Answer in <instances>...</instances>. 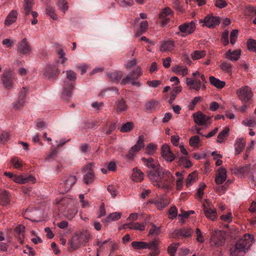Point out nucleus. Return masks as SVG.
I'll return each mask as SVG.
<instances>
[{
  "instance_id": "obj_32",
  "label": "nucleus",
  "mask_w": 256,
  "mask_h": 256,
  "mask_svg": "<svg viewBox=\"0 0 256 256\" xmlns=\"http://www.w3.org/2000/svg\"><path fill=\"white\" fill-rule=\"evenodd\" d=\"M210 82L212 85L220 89L223 88L226 85L225 82L220 80L213 76L210 77Z\"/></svg>"
},
{
  "instance_id": "obj_21",
  "label": "nucleus",
  "mask_w": 256,
  "mask_h": 256,
  "mask_svg": "<svg viewBox=\"0 0 256 256\" xmlns=\"http://www.w3.org/2000/svg\"><path fill=\"white\" fill-rule=\"evenodd\" d=\"M12 180L16 183L20 184H26L28 182L34 183L36 182V178L32 176H17L14 174Z\"/></svg>"
},
{
  "instance_id": "obj_36",
  "label": "nucleus",
  "mask_w": 256,
  "mask_h": 256,
  "mask_svg": "<svg viewBox=\"0 0 256 256\" xmlns=\"http://www.w3.org/2000/svg\"><path fill=\"white\" fill-rule=\"evenodd\" d=\"M34 5V0H24V10L26 15H28Z\"/></svg>"
},
{
  "instance_id": "obj_23",
  "label": "nucleus",
  "mask_w": 256,
  "mask_h": 256,
  "mask_svg": "<svg viewBox=\"0 0 256 256\" xmlns=\"http://www.w3.org/2000/svg\"><path fill=\"white\" fill-rule=\"evenodd\" d=\"M241 50L237 49L236 50H228L226 53V58L230 61H236L240 58Z\"/></svg>"
},
{
  "instance_id": "obj_50",
  "label": "nucleus",
  "mask_w": 256,
  "mask_h": 256,
  "mask_svg": "<svg viewBox=\"0 0 256 256\" xmlns=\"http://www.w3.org/2000/svg\"><path fill=\"white\" fill-rule=\"evenodd\" d=\"M196 176L197 175L196 172H192L188 176L186 180V185L187 186H191L196 181Z\"/></svg>"
},
{
  "instance_id": "obj_17",
  "label": "nucleus",
  "mask_w": 256,
  "mask_h": 256,
  "mask_svg": "<svg viewBox=\"0 0 256 256\" xmlns=\"http://www.w3.org/2000/svg\"><path fill=\"white\" fill-rule=\"evenodd\" d=\"M227 178V172L224 167L219 168L216 172L215 182L217 184H221L224 183Z\"/></svg>"
},
{
  "instance_id": "obj_24",
  "label": "nucleus",
  "mask_w": 256,
  "mask_h": 256,
  "mask_svg": "<svg viewBox=\"0 0 256 256\" xmlns=\"http://www.w3.org/2000/svg\"><path fill=\"white\" fill-rule=\"evenodd\" d=\"M76 178L74 176H69L65 177L63 180L65 190L68 191L76 182Z\"/></svg>"
},
{
  "instance_id": "obj_15",
  "label": "nucleus",
  "mask_w": 256,
  "mask_h": 256,
  "mask_svg": "<svg viewBox=\"0 0 256 256\" xmlns=\"http://www.w3.org/2000/svg\"><path fill=\"white\" fill-rule=\"evenodd\" d=\"M173 16L172 10L168 8H165L162 10L159 14V17L162 20V25H166L168 24L170 18Z\"/></svg>"
},
{
  "instance_id": "obj_18",
  "label": "nucleus",
  "mask_w": 256,
  "mask_h": 256,
  "mask_svg": "<svg viewBox=\"0 0 256 256\" xmlns=\"http://www.w3.org/2000/svg\"><path fill=\"white\" fill-rule=\"evenodd\" d=\"M224 242V239L220 231L216 232L210 239L212 246H222Z\"/></svg>"
},
{
  "instance_id": "obj_4",
  "label": "nucleus",
  "mask_w": 256,
  "mask_h": 256,
  "mask_svg": "<svg viewBox=\"0 0 256 256\" xmlns=\"http://www.w3.org/2000/svg\"><path fill=\"white\" fill-rule=\"evenodd\" d=\"M142 74L141 68L140 67L136 68L134 71L131 73L130 75H127L126 78L122 79L121 84L124 85L128 82H130L133 86H136L139 87L141 86V84L138 81H136L139 76Z\"/></svg>"
},
{
  "instance_id": "obj_48",
  "label": "nucleus",
  "mask_w": 256,
  "mask_h": 256,
  "mask_svg": "<svg viewBox=\"0 0 256 256\" xmlns=\"http://www.w3.org/2000/svg\"><path fill=\"white\" fill-rule=\"evenodd\" d=\"M206 55L205 52L204 50H195L191 54V57L192 60H196L204 57Z\"/></svg>"
},
{
  "instance_id": "obj_9",
  "label": "nucleus",
  "mask_w": 256,
  "mask_h": 256,
  "mask_svg": "<svg viewBox=\"0 0 256 256\" xmlns=\"http://www.w3.org/2000/svg\"><path fill=\"white\" fill-rule=\"evenodd\" d=\"M13 79L12 71L10 69L5 70L2 76V80L6 89L10 90L13 88Z\"/></svg>"
},
{
  "instance_id": "obj_20",
  "label": "nucleus",
  "mask_w": 256,
  "mask_h": 256,
  "mask_svg": "<svg viewBox=\"0 0 256 256\" xmlns=\"http://www.w3.org/2000/svg\"><path fill=\"white\" fill-rule=\"evenodd\" d=\"M114 109L117 112L122 113L127 111L128 109V106L126 101L122 98L116 101Z\"/></svg>"
},
{
  "instance_id": "obj_46",
  "label": "nucleus",
  "mask_w": 256,
  "mask_h": 256,
  "mask_svg": "<svg viewBox=\"0 0 256 256\" xmlns=\"http://www.w3.org/2000/svg\"><path fill=\"white\" fill-rule=\"evenodd\" d=\"M158 244L159 241L158 240L156 239H154L150 242L148 243L146 242L145 249L152 250L154 248H158Z\"/></svg>"
},
{
  "instance_id": "obj_11",
  "label": "nucleus",
  "mask_w": 256,
  "mask_h": 256,
  "mask_svg": "<svg viewBox=\"0 0 256 256\" xmlns=\"http://www.w3.org/2000/svg\"><path fill=\"white\" fill-rule=\"evenodd\" d=\"M200 22L202 23V26L212 28L218 25L220 22V18L212 15H208L203 20H200Z\"/></svg>"
},
{
  "instance_id": "obj_56",
  "label": "nucleus",
  "mask_w": 256,
  "mask_h": 256,
  "mask_svg": "<svg viewBox=\"0 0 256 256\" xmlns=\"http://www.w3.org/2000/svg\"><path fill=\"white\" fill-rule=\"evenodd\" d=\"M46 12L53 20H58V16L55 14V10L54 8L47 6L46 8Z\"/></svg>"
},
{
  "instance_id": "obj_40",
  "label": "nucleus",
  "mask_w": 256,
  "mask_h": 256,
  "mask_svg": "<svg viewBox=\"0 0 256 256\" xmlns=\"http://www.w3.org/2000/svg\"><path fill=\"white\" fill-rule=\"evenodd\" d=\"M186 83L190 89H193L196 91H199L201 88V86L194 82L192 79L188 78L186 79Z\"/></svg>"
},
{
  "instance_id": "obj_10",
  "label": "nucleus",
  "mask_w": 256,
  "mask_h": 256,
  "mask_svg": "<svg viewBox=\"0 0 256 256\" xmlns=\"http://www.w3.org/2000/svg\"><path fill=\"white\" fill-rule=\"evenodd\" d=\"M144 136L142 135L140 136L138 138V140L136 142L135 145L132 146L129 150L126 156L127 158L132 160L135 154L140 151L142 148L144 146Z\"/></svg>"
},
{
  "instance_id": "obj_42",
  "label": "nucleus",
  "mask_w": 256,
  "mask_h": 256,
  "mask_svg": "<svg viewBox=\"0 0 256 256\" xmlns=\"http://www.w3.org/2000/svg\"><path fill=\"white\" fill-rule=\"evenodd\" d=\"M229 131L230 129L228 128H224V129L218 134L217 138V142L220 143H222L224 138L228 135Z\"/></svg>"
},
{
  "instance_id": "obj_51",
  "label": "nucleus",
  "mask_w": 256,
  "mask_h": 256,
  "mask_svg": "<svg viewBox=\"0 0 256 256\" xmlns=\"http://www.w3.org/2000/svg\"><path fill=\"white\" fill-rule=\"evenodd\" d=\"M160 233V227L156 226L155 224H152V228H150L148 235L149 236H158Z\"/></svg>"
},
{
  "instance_id": "obj_27",
  "label": "nucleus",
  "mask_w": 256,
  "mask_h": 256,
  "mask_svg": "<svg viewBox=\"0 0 256 256\" xmlns=\"http://www.w3.org/2000/svg\"><path fill=\"white\" fill-rule=\"evenodd\" d=\"M18 12L15 10H12L8 14L4 21L5 25L10 26L15 22L17 19Z\"/></svg>"
},
{
  "instance_id": "obj_44",
  "label": "nucleus",
  "mask_w": 256,
  "mask_h": 256,
  "mask_svg": "<svg viewBox=\"0 0 256 256\" xmlns=\"http://www.w3.org/2000/svg\"><path fill=\"white\" fill-rule=\"evenodd\" d=\"M242 124L248 127H256V118L250 117L242 121Z\"/></svg>"
},
{
  "instance_id": "obj_57",
  "label": "nucleus",
  "mask_w": 256,
  "mask_h": 256,
  "mask_svg": "<svg viewBox=\"0 0 256 256\" xmlns=\"http://www.w3.org/2000/svg\"><path fill=\"white\" fill-rule=\"evenodd\" d=\"M10 162L12 164L15 168H20L22 166L21 160L17 157L12 158L10 160Z\"/></svg>"
},
{
  "instance_id": "obj_19",
  "label": "nucleus",
  "mask_w": 256,
  "mask_h": 256,
  "mask_svg": "<svg viewBox=\"0 0 256 256\" xmlns=\"http://www.w3.org/2000/svg\"><path fill=\"white\" fill-rule=\"evenodd\" d=\"M194 231L190 228H184L180 230L176 229L174 230L171 237L174 238V236H180L184 238L190 237Z\"/></svg>"
},
{
  "instance_id": "obj_45",
  "label": "nucleus",
  "mask_w": 256,
  "mask_h": 256,
  "mask_svg": "<svg viewBox=\"0 0 256 256\" xmlns=\"http://www.w3.org/2000/svg\"><path fill=\"white\" fill-rule=\"evenodd\" d=\"M132 246L136 250L145 249L146 242L141 241H134L131 244Z\"/></svg>"
},
{
  "instance_id": "obj_55",
  "label": "nucleus",
  "mask_w": 256,
  "mask_h": 256,
  "mask_svg": "<svg viewBox=\"0 0 256 256\" xmlns=\"http://www.w3.org/2000/svg\"><path fill=\"white\" fill-rule=\"evenodd\" d=\"M200 142V138L198 136H192L189 140V144L192 147H196Z\"/></svg>"
},
{
  "instance_id": "obj_30",
  "label": "nucleus",
  "mask_w": 256,
  "mask_h": 256,
  "mask_svg": "<svg viewBox=\"0 0 256 256\" xmlns=\"http://www.w3.org/2000/svg\"><path fill=\"white\" fill-rule=\"evenodd\" d=\"M142 160L144 164V165L148 168L154 170L158 168V166H160L158 164H157L156 162H154V160L152 158H142Z\"/></svg>"
},
{
  "instance_id": "obj_54",
  "label": "nucleus",
  "mask_w": 256,
  "mask_h": 256,
  "mask_svg": "<svg viewBox=\"0 0 256 256\" xmlns=\"http://www.w3.org/2000/svg\"><path fill=\"white\" fill-rule=\"evenodd\" d=\"M130 230H135L140 231H144L145 230V224L139 222H132Z\"/></svg>"
},
{
  "instance_id": "obj_25",
  "label": "nucleus",
  "mask_w": 256,
  "mask_h": 256,
  "mask_svg": "<svg viewBox=\"0 0 256 256\" xmlns=\"http://www.w3.org/2000/svg\"><path fill=\"white\" fill-rule=\"evenodd\" d=\"M174 47L173 41L170 40H165L160 44V50L162 52H167L172 50Z\"/></svg>"
},
{
  "instance_id": "obj_29",
  "label": "nucleus",
  "mask_w": 256,
  "mask_h": 256,
  "mask_svg": "<svg viewBox=\"0 0 256 256\" xmlns=\"http://www.w3.org/2000/svg\"><path fill=\"white\" fill-rule=\"evenodd\" d=\"M144 173L137 168L133 169V172L132 176V180L136 182H140L144 179Z\"/></svg>"
},
{
  "instance_id": "obj_2",
  "label": "nucleus",
  "mask_w": 256,
  "mask_h": 256,
  "mask_svg": "<svg viewBox=\"0 0 256 256\" xmlns=\"http://www.w3.org/2000/svg\"><path fill=\"white\" fill-rule=\"evenodd\" d=\"M62 72L66 74V78L64 81L62 95L64 98L68 100L71 96L74 88L76 74L71 70L63 71Z\"/></svg>"
},
{
  "instance_id": "obj_61",
  "label": "nucleus",
  "mask_w": 256,
  "mask_h": 256,
  "mask_svg": "<svg viewBox=\"0 0 256 256\" xmlns=\"http://www.w3.org/2000/svg\"><path fill=\"white\" fill-rule=\"evenodd\" d=\"M119 4L123 7L132 6L134 4L133 0H116Z\"/></svg>"
},
{
  "instance_id": "obj_33",
  "label": "nucleus",
  "mask_w": 256,
  "mask_h": 256,
  "mask_svg": "<svg viewBox=\"0 0 256 256\" xmlns=\"http://www.w3.org/2000/svg\"><path fill=\"white\" fill-rule=\"evenodd\" d=\"M122 214L120 212H114L111 213L105 219L102 220V222L104 223L109 222L112 221H116L119 220L121 217Z\"/></svg>"
},
{
  "instance_id": "obj_3",
  "label": "nucleus",
  "mask_w": 256,
  "mask_h": 256,
  "mask_svg": "<svg viewBox=\"0 0 256 256\" xmlns=\"http://www.w3.org/2000/svg\"><path fill=\"white\" fill-rule=\"evenodd\" d=\"M236 94L238 99L244 104L248 102L253 97L252 88L248 86H242L236 90Z\"/></svg>"
},
{
  "instance_id": "obj_62",
  "label": "nucleus",
  "mask_w": 256,
  "mask_h": 256,
  "mask_svg": "<svg viewBox=\"0 0 256 256\" xmlns=\"http://www.w3.org/2000/svg\"><path fill=\"white\" fill-rule=\"evenodd\" d=\"M232 213L229 212H227L226 214H223L221 216L220 219L225 222H230L232 221Z\"/></svg>"
},
{
  "instance_id": "obj_5",
  "label": "nucleus",
  "mask_w": 256,
  "mask_h": 256,
  "mask_svg": "<svg viewBox=\"0 0 256 256\" xmlns=\"http://www.w3.org/2000/svg\"><path fill=\"white\" fill-rule=\"evenodd\" d=\"M202 207L206 218L214 221L216 218L217 213L212 202L208 200L205 199L203 202Z\"/></svg>"
},
{
  "instance_id": "obj_63",
  "label": "nucleus",
  "mask_w": 256,
  "mask_h": 256,
  "mask_svg": "<svg viewBox=\"0 0 256 256\" xmlns=\"http://www.w3.org/2000/svg\"><path fill=\"white\" fill-rule=\"evenodd\" d=\"M168 204L167 202H164V200H156L154 202L155 206L160 210L166 206Z\"/></svg>"
},
{
  "instance_id": "obj_6",
  "label": "nucleus",
  "mask_w": 256,
  "mask_h": 256,
  "mask_svg": "<svg viewBox=\"0 0 256 256\" xmlns=\"http://www.w3.org/2000/svg\"><path fill=\"white\" fill-rule=\"evenodd\" d=\"M192 117L194 122L198 126L207 128L211 124V117L206 116L201 112L193 114Z\"/></svg>"
},
{
  "instance_id": "obj_31",
  "label": "nucleus",
  "mask_w": 256,
  "mask_h": 256,
  "mask_svg": "<svg viewBox=\"0 0 256 256\" xmlns=\"http://www.w3.org/2000/svg\"><path fill=\"white\" fill-rule=\"evenodd\" d=\"M173 72L177 74L185 76L188 74V70L184 66H176L172 68Z\"/></svg>"
},
{
  "instance_id": "obj_26",
  "label": "nucleus",
  "mask_w": 256,
  "mask_h": 256,
  "mask_svg": "<svg viewBox=\"0 0 256 256\" xmlns=\"http://www.w3.org/2000/svg\"><path fill=\"white\" fill-rule=\"evenodd\" d=\"M246 252L244 249L240 246H238L237 242L230 250L231 256H244Z\"/></svg>"
},
{
  "instance_id": "obj_64",
  "label": "nucleus",
  "mask_w": 256,
  "mask_h": 256,
  "mask_svg": "<svg viewBox=\"0 0 256 256\" xmlns=\"http://www.w3.org/2000/svg\"><path fill=\"white\" fill-rule=\"evenodd\" d=\"M200 96H196L194 98L189 104L188 108L191 110H193L196 104L200 100Z\"/></svg>"
},
{
  "instance_id": "obj_22",
  "label": "nucleus",
  "mask_w": 256,
  "mask_h": 256,
  "mask_svg": "<svg viewBox=\"0 0 256 256\" xmlns=\"http://www.w3.org/2000/svg\"><path fill=\"white\" fill-rule=\"evenodd\" d=\"M84 172L86 173L84 175V180L86 184H90L92 182L94 174L93 170L92 169L91 165H87L85 166Z\"/></svg>"
},
{
  "instance_id": "obj_37",
  "label": "nucleus",
  "mask_w": 256,
  "mask_h": 256,
  "mask_svg": "<svg viewBox=\"0 0 256 256\" xmlns=\"http://www.w3.org/2000/svg\"><path fill=\"white\" fill-rule=\"evenodd\" d=\"M25 227L22 225H18L14 229L16 234L19 235L18 240L20 243L22 242V240L24 237Z\"/></svg>"
},
{
  "instance_id": "obj_28",
  "label": "nucleus",
  "mask_w": 256,
  "mask_h": 256,
  "mask_svg": "<svg viewBox=\"0 0 256 256\" xmlns=\"http://www.w3.org/2000/svg\"><path fill=\"white\" fill-rule=\"evenodd\" d=\"M10 202V194L8 191L0 188V204L7 205Z\"/></svg>"
},
{
  "instance_id": "obj_47",
  "label": "nucleus",
  "mask_w": 256,
  "mask_h": 256,
  "mask_svg": "<svg viewBox=\"0 0 256 256\" xmlns=\"http://www.w3.org/2000/svg\"><path fill=\"white\" fill-rule=\"evenodd\" d=\"M58 8L65 14L66 12L68 10V6L66 0H58Z\"/></svg>"
},
{
  "instance_id": "obj_7",
  "label": "nucleus",
  "mask_w": 256,
  "mask_h": 256,
  "mask_svg": "<svg viewBox=\"0 0 256 256\" xmlns=\"http://www.w3.org/2000/svg\"><path fill=\"white\" fill-rule=\"evenodd\" d=\"M17 51L20 55H29L32 51V48L30 44L26 38H24L17 44Z\"/></svg>"
},
{
  "instance_id": "obj_34",
  "label": "nucleus",
  "mask_w": 256,
  "mask_h": 256,
  "mask_svg": "<svg viewBox=\"0 0 256 256\" xmlns=\"http://www.w3.org/2000/svg\"><path fill=\"white\" fill-rule=\"evenodd\" d=\"M246 143L243 138L236 140L234 144L235 151L236 154H239L244 148Z\"/></svg>"
},
{
  "instance_id": "obj_52",
  "label": "nucleus",
  "mask_w": 256,
  "mask_h": 256,
  "mask_svg": "<svg viewBox=\"0 0 256 256\" xmlns=\"http://www.w3.org/2000/svg\"><path fill=\"white\" fill-rule=\"evenodd\" d=\"M178 243H173L170 244L168 248V252L171 256H174V254L178 247Z\"/></svg>"
},
{
  "instance_id": "obj_35",
  "label": "nucleus",
  "mask_w": 256,
  "mask_h": 256,
  "mask_svg": "<svg viewBox=\"0 0 256 256\" xmlns=\"http://www.w3.org/2000/svg\"><path fill=\"white\" fill-rule=\"evenodd\" d=\"M250 172V166L248 165H246L244 166L238 168L236 172V174L240 178L244 176Z\"/></svg>"
},
{
  "instance_id": "obj_12",
  "label": "nucleus",
  "mask_w": 256,
  "mask_h": 256,
  "mask_svg": "<svg viewBox=\"0 0 256 256\" xmlns=\"http://www.w3.org/2000/svg\"><path fill=\"white\" fill-rule=\"evenodd\" d=\"M254 237L250 234H245L238 242V246H240L246 252L251 246L254 242Z\"/></svg>"
},
{
  "instance_id": "obj_43",
  "label": "nucleus",
  "mask_w": 256,
  "mask_h": 256,
  "mask_svg": "<svg viewBox=\"0 0 256 256\" xmlns=\"http://www.w3.org/2000/svg\"><path fill=\"white\" fill-rule=\"evenodd\" d=\"M134 126V124L132 122H129L122 124L120 128V132H130Z\"/></svg>"
},
{
  "instance_id": "obj_13",
  "label": "nucleus",
  "mask_w": 256,
  "mask_h": 256,
  "mask_svg": "<svg viewBox=\"0 0 256 256\" xmlns=\"http://www.w3.org/2000/svg\"><path fill=\"white\" fill-rule=\"evenodd\" d=\"M60 73V70L54 66L47 65L44 71V76L48 80H52L56 78Z\"/></svg>"
},
{
  "instance_id": "obj_1",
  "label": "nucleus",
  "mask_w": 256,
  "mask_h": 256,
  "mask_svg": "<svg viewBox=\"0 0 256 256\" xmlns=\"http://www.w3.org/2000/svg\"><path fill=\"white\" fill-rule=\"evenodd\" d=\"M148 176L154 186L166 190L171 188L175 179L170 172L160 167L150 170Z\"/></svg>"
},
{
  "instance_id": "obj_39",
  "label": "nucleus",
  "mask_w": 256,
  "mask_h": 256,
  "mask_svg": "<svg viewBox=\"0 0 256 256\" xmlns=\"http://www.w3.org/2000/svg\"><path fill=\"white\" fill-rule=\"evenodd\" d=\"M110 242V239L104 240L103 242L100 241L99 240H96V241L94 243V245L97 246H98V253L96 256H98V252L104 249H106V247L107 245L104 246V244H108V242Z\"/></svg>"
},
{
  "instance_id": "obj_41",
  "label": "nucleus",
  "mask_w": 256,
  "mask_h": 256,
  "mask_svg": "<svg viewBox=\"0 0 256 256\" xmlns=\"http://www.w3.org/2000/svg\"><path fill=\"white\" fill-rule=\"evenodd\" d=\"M220 69L224 72L230 74L232 71V65L227 62H222L220 65Z\"/></svg>"
},
{
  "instance_id": "obj_16",
  "label": "nucleus",
  "mask_w": 256,
  "mask_h": 256,
  "mask_svg": "<svg viewBox=\"0 0 256 256\" xmlns=\"http://www.w3.org/2000/svg\"><path fill=\"white\" fill-rule=\"evenodd\" d=\"M161 154L166 161L172 162L175 157L170 150V147L166 144H164L161 148Z\"/></svg>"
},
{
  "instance_id": "obj_58",
  "label": "nucleus",
  "mask_w": 256,
  "mask_h": 256,
  "mask_svg": "<svg viewBox=\"0 0 256 256\" xmlns=\"http://www.w3.org/2000/svg\"><path fill=\"white\" fill-rule=\"evenodd\" d=\"M248 48L252 52H256V40L250 39L247 42Z\"/></svg>"
},
{
  "instance_id": "obj_49",
  "label": "nucleus",
  "mask_w": 256,
  "mask_h": 256,
  "mask_svg": "<svg viewBox=\"0 0 256 256\" xmlns=\"http://www.w3.org/2000/svg\"><path fill=\"white\" fill-rule=\"evenodd\" d=\"M244 13L246 15L254 16L256 15V6L254 7L252 6H246L244 9Z\"/></svg>"
},
{
  "instance_id": "obj_38",
  "label": "nucleus",
  "mask_w": 256,
  "mask_h": 256,
  "mask_svg": "<svg viewBox=\"0 0 256 256\" xmlns=\"http://www.w3.org/2000/svg\"><path fill=\"white\" fill-rule=\"evenodd\" d=\"M123 76L121 71H116L108 74V76L112 81L120 80Z\"/></svg>"
},
{
  "instance_id": "obj_60",
  "label": "nucleus",
  "mask_w": 256,
  "mask_h": 256,
  "mask_svg": "<svg viewBox=\"0 0 256 256\" xmlns=\"http://www.w3.org/2000/svg\"><path fill=\"white\" fill-rule=\"evenodd\" d=\"M238 30H234L230 33V42L231 44L232 45H234L236 42V38H238Z\"/></svg>"
},
{
  "instance_id": "obj_8",
  "label": "nucleus",
  "mask_w": 256,
  "mask_h": 256,
  "mask_svg": "<svg viewBox=\"0 0 256 256\" xmlns=\"http://www.w3.org/2000/svg\"><path fill=\"white\" fill-rule=\"evenodd\" d=\"M90 236L87 232L80 231L76 232L72 237V240L74 244L76 246H80L82 244L87 242Z\"/></svg>"
},
{
  "instance_id": "obj_53",
  "label": "nucleus",
  "mask_w": 256,
  "mask_h": 256,
  "mask_svg": "<svg viewBox=\"0 0 256 256\" xmlns=\"http://www.w3.org/2000/svg\"><path fill=\"white\" fill-rule=\"evenodd\" d=\"M157 149L156 145L153 143L148 144L146 148V152L148 155H152Z\"/></svg>"
},
{
  "instance_id": "obj_59",
  "label": "nucleus",
  "mask_w": 256,
  "mask_h": 256,
  "mask_svg": "<svg viewBox=\"0 0 256 256\" xmlns=\"http://www.w3.org/2000/svg\"><path fill=\"white\" fill-rule=\"evenodd\" d=\"M158 102L154 100H152L146 104V108L147 110H152L156 108V107L158 106Z\"/></svg>"
},
{
  "instance_id": "obj_14",
  "label": "nucleus",
  "mask_w": 256,
  "mask_h": 256,
  "mask_svg": "<svg viewBox=\"0 0 256 256\" xmlns=\"http://www.w3.org/2000/svg\"><path fill=\"white\" fill-rule=\"evenodd\" d=\"M196 29V24L193 21L186 22L178 26V30L182 36H186L192 34Z\"/></svg>"
}]
</instances>
